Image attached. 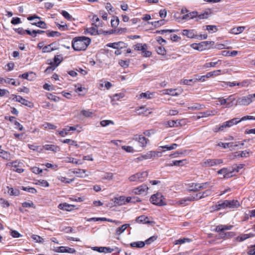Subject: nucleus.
I'll return each instance as SVG.
<instances>
[{
    "mask_svg": "<svg viewBox=\"0 0 255 255\" xmlns=\"http://www.w3.org/2000/svg\"><path fill=\"white\" fill-rule=\"evenodd\" d=\"M36 184L43 187H48L49 186L48 182L44 180H39Z\"/></svg>",
    "mask_w": 255,
    "mask_h": 255,
    "instance_id": "nucleus-55",
    "label": "nucleus"
},
{
    "mask_svg": "<svg viewBox=\"0 0 255 255\" xmlns=\"http://www.w3.org/2000/svg\"><path fill=\"white\" fill-rule=\"evenodd\" d=\"M151 95H152V94L150 93L149 92L142 93L141 94H140V98L149 99L151 98Z\"/></svg>",
    "mask_w": 255,
    "mask_h": 255,
    "instance_id": "nucleus-48",
    "label": "nucleus"
},
{
    "mask_svg": "<svg viewBox=\"0 0 255 255\" xmlns=\"http://www.w3.org/2000/svg\"><path fill=\"white\" fill-rule=\"evenodd\" d=\"M240 122L239 118H234L231 120L224 122L221 125L218 130H215L216 132L218 131H223L224 128H230L234 125H237Z\"/></svg>",
    "mask_w": 255,
    "mask_h": 255,
    "instance_id": "nucleus-5",
    "label": "nucleus"
},
{
    "mask_svg": "<svg viewBox=\"0 0 255 255\" xmlns=\"http://www.w3.org/2000/svg\"><path fill=\"white\" fill-rule=\"evenodd\" d=\"M143 56L145 57H149L151 55V52L147 50V47H145L144 50H141Z\"/></svg>",
    "mask_w": 255,
    "mask_h": 255,
    "instance_id": "nucleus-64",
    "label": "nucleus"
},
{
    "mask_svg": "<svg viewBox=\"0 0 255 255\" xmlns=\"http://www.w3.org/2000/svg\"><path fill=\"white\" fill-rule=\"evenodd\" d=\"M74 207L73 205L68 204L67 203H61L58 205V208L60 209L65 210L67 211H71Z\"/></svg>",
    "mask_w": 255,
    "mask_h": 255,
    "instance_id": "nucleus-25",
    "label": "nucleus"
},
{
    "mask_svg": "<svg viewBox=\"0 0 255 255\" xmlns=\"http://www.w3.org/2000/svg\"><path fill=\"white\" fill-rule=\"evenodd\" d=\"M107 46L114 49L124 48L127 47L126 44L123 42H115L108 43Z\"/></svg>",
    "mask_w": 255,
    "mask_h": 255,
    "instance_id": "nucleus-10",
    "label": "nucleus"
},
{
    "mask_svg": "<svg viewBox=\"0 0 255 255\" xmlns=\"http://www.w3.org/2000/svg\"><path fill=\"white\" fill-rule=\"evenodd\" d=\"M55 43L54 42L48 45L45 46L42 48V51L44 53L50 52L52 51L56 50L57 48L55 47H52V45H54Z\"/></svg>",
    "mask_w": 255,
    "mask_h": 255,
    "instance_id": "nucleus-24",
    "label": "nucleus"
},
{
    "mask_svg": "<svg viewBox=\"0 0 255 255\" xmlns=\"http://www.w3.org/2000/svg\"><path fill=\"white\" fill-rule=\"evenodd\" d=\"M132 139L138 141L141 147L146 146L147 143V141H148V139L145 138L144 136H143L141 135L138 134L134 135V137H133Z\"/></svg>",
    "mask_w": 255,
    "mask_h": 255,
    "instance_id": "nucleus-7",
    "label": "nucleus"
},
{
    "mask_svg": "<svg viewBox=\"0 0 255 255\" xmlns=\"http://www.w3.org/2000/svg\"><path fill=\"white\" fill-rule=\"evenodd\" d=\"M31 24L43 29L47 28V24L43 21H38L37 22H31Z\"/></svg>",
    "mask_w": 255,
    "mask_h": 255,
    "instance_id": "nucleus-34",
    "label": "nucleus"
},
{
    "mask_svg": "<svg viewBox=\"0 0 255 255\" xmlns=\"http://www.w3.org/2000/svg\"><path fill=\"white\" fill-rule=\"evenodd\" d=\"M92 20L96 23L95 24V26L96 27L103 26V22L100 20L97 15H94L92 18ZM93 24L94 25V23H93Z\"/></svg>",
    "mask_w": 255,
    "mask_h": 255,
    "instance_id": "nucleus-26",
    "label": "nucleus"
},
{
    "mask_svg": "<svg viewBox=\"0 0 255 255\" xmlns=\"http://www.w3.org/2000/svg\"><path fill=\"white\" fill-rule=\"evenodd\" d=\"M148 219V218L147 217H146L144 215H141L136 218L135 221L138 223L150 224L152 222L149 221Z\"/></svg>",
    "mask_w": 255,
    "mask_h": 255,
    "instance_id": "nucleus-19",
    "label": "nucleus"
},
{
    "mask_svg": "<svg viewBox=\"0 0 255 255\" xmlns=\"http://www.w3.org/2000/svg\"><path fill=\"white\" fill-rule=\"evenodd\" d=\"M223 162V160L221 159H207L203 160L201 163V165L203 167H208L222 164Z\"/></svg>",
    "mask_w": 255,
    "mask_h": 255,
    "instance_id": "nucleus-4",
    "label": "nucleus"
},
{
    "mask_svg": "<svg viewBox=\"0 0 255 255\" xmlns=\"http://www.w3.org/2000/svg\"><path fill=\"white\" fill-rule=\"evenodd\" d=\"M112 201L114 203V206H121L125 204V197L124 196H120L114 198Z\"/></svg>",
    "mask_w": 255,
    "mask_h": 255,
    "instance_id": "nucleus-16",
    "label": "nucleus"
},
{
    "mask_svg": "<svg viewBox=\"0 0 255 255\" xmlns=\"http://www.w3.org/2000/svg\"><path fill=\"white\" fill-rule=\"evenodd\" d=\"M19 77L31 81L33 78H35V74L31 72L30 73H24L23 74L20 75Z\"/></svg>",
    "mask_w": 255,
    "mask_h": 255,
    "instance_id": "nucleus-23",
    "label": "nucleus"
},
{
    "mask_svg": "<svg viewBox=\"0 0 255 255\" xmlns=\"http://www.w3.org/2000/svg\"><path fill=\"white\" fill-rule=\"evenodd\" d=\"M151 23L155 27H159L161 25H164L165 23V21L164 19H161L160 20L152 22Z\"/></svg>",
    "mask_w": 255,
    "mask_h": 255,
    "instance_id": "nucleus-47",
    "label": "nucleus"
},
{
    "mask_svg": "<svg viewBox=\"0 0 255 255\" xmlns=\"http://www.w3.org/2000/svg\"><path fill=\"white\" fill-rule=\"evenodd\" d=\"M22 206L23 208L32 207L34 209L35 208V206L34 205V204H33V203L32 202H24L22 203Z\"/></svg>",
    "mask_w": 255,
    "mask_h": 255,
    "instance_id": "nucleus-53",
    "label": "nucleus"
},
{
    "mask_svg": "<svg viewBox=\"0 0 255 255\" xmlns=\"http://www.w3.org/2000/svg\"><path fill=\"white\" fill-rule=\"evenodd\" d=\"M219 62L220 63H221V61L220 60H219L216 62H211L207 63L204 65V67L205 68L209 67H214L216 66V65H217Z\"/></svg>",
    "mask_w": 255,
    "mask_h": 255,
    "instance_id": "nucleus-45",
    "label": "nucleus"
},
{
    "mask_svg": "<svg viewBox=\"0 0 255 255\" xmlns=\"http://www.w3.org/2000/svg\"><path fill=\"white\" fill-rule=\"evenodd\" d=\"M218 112L216 110L207 111L204 112H201L199 113L200 116L198 118L207 117L211 116H214L217 115Z\"/></svg>",
    "mask_w": 255,
    "mask_h": 255,
    "instance_id": "nucleus-18",
    "label": "nucleus"
},
{
    "mask_svg": "<svg viewBox=\"0 0 255 255\" xmlns=\"http://www.w3.org/2000/svg\"><path fill=\"white\" fill-rule=\"evenodd\" d=\"M199 183H192L189 186V191H193V192H197L200 190V189L198 188L197 185H199Z\"/></svg>",
    "mask_w": 255,
    "mask_h": 255,
    "instance_id": "nucleus-40",
    "label": "nucleus"
},
{
    "mask_svg": "<svg viewBox=\"0 0 255 255\" xmlns=\"http://www.w3.org/2000/svg\"><path fill=\"white\" fill-rule=\"evenodd\" d=\"M250 155L249 151H242L241 153H239L238 152H236L234 153L233 157L232 158V159H234L235 158L238 157H248Z\"/></svg>",
    "mask_w": 255,
    "mask_h": 255,
    "instance_id": "nucleus-22",
    "label": "nucleus"
},
{
    "mask_svg": "<svg viewBox=\"0 0 255 255\" xmlns=\"http://www.w3.org/2000/svg\"><path fill=\"white\" fill-rule=\"evenodd\" d=\"M43 126L45 128H48L49 129H55L56 128V126L48 123H45L43 124Z\"/></svg>",
    "mask_w": 255,
    "mask_h": 255,
    "instance_id": "nucleus-63",
    "label": "nucleus"
},
{
    "mask_svg": "<svg viewBox=\"0 0 255 255\" xmlns=\"http://www.w3.org/2000/svg\"><path fill=\"white\" fill-rule=\"evenodd\" d=\"M90 43V38L85 36H78L73 39L72 46L75 51L85 50Z\"/></svg>",
    "mask_w": 255,
    "mask_h": 255,
    "instance_id": "nucleus-1",
    "label": "nucleus"
},
{
    "mask_svg": "<svg viewBox=\"0 0 255 255\" xmlns=\"http://www.w3.org/2000/svg\"><path fill=\"white\" fill-rule=\"evenodd\" d=\"M190 241H191V240L190 239H188V238L180 239L175 241V244L176 245H181L183 243H185V242H190Z\"/></svg>",
    "mask_w": 255,
    "mask_h": 255,
    "instance_id": "nucleus-50",
    "label": "nucleus"
},
{
    "mask_svg": "<svg viewBox=\"0 0 255 255\" xmlns=\"http://www.w3.org/2000/svg\"><path fill=\"white\" fill-rule=\"evenodd\" d=\"M178 124H179V122L177 120L169 121L167 122V125L169 127H177Z\"/></svg>",
    "mask_w": 255,
    "mask_h": 255,
    "instance_id": "nucleus-60",
    "label": "nucleus"
},
{
    "mask_svg": "<svg viewBox=\"0 0 255 255\" xmlns=\"http://www.w3.org/2000/svg\"><path fill=\"white\" fill-rule=\"evenodd\" d=\"M129 226V224H126L122 225L120 227L116 229V234L117 235H120L122 234L126 230V229Z\"/></svg>",
    "mask_w": 255,
    "mask_h": 255,
    "instance_id": "nucleus-27",
    "label": "nucleus"
},
{
    "mask_svg": "<svg viewBox=\"0 0 255 255\" xmlns=\"http://www.w3.org/2000/svg\"><path fill=\"white\" fill-rule=\"evenodd\" d=\"M253 102L252 96L249 95L238 99L236 105L246 106L248 105Z\"/></svg>",
    "mask_w": 255,
    "mask_h": 255,
    "instance_id": "nucleus-6",
    "label": "nucleus"
},
{
    "mask_svg": "<svg viewBox=\"0 0 255 255\" xmlns=\"http://www.w3.org/2000/svg\"><path fill=\"white\" fill-rule=\"evenodd\" d=\"M204 108V105L196 103L193 106L188 107V109L190 110H202Z\"/></svg>",
    "mask_w": 255,
    "mask_h": 255,
    "instance_id": "nucleus-29",
    "label": "nucleus"
},
{
    "mask_svg": "<svg viewBox=\"0 0 255 255\" xmlns=\"http://www.w3.org/2000/svg\"><path fill=\"white\" fill-rule=\"evenodd\" d=\"M211 14V12L210 9L208 10L204 11L203 12L199 14L198 13V19H196V21H199L201 19H207Z\"/></svg>",
    "mask_w": 255,
    "mask_h": 255,
    "instance_id": "nucleus-12",
    "label": "nucleus"
},
{
    "mask_svg": "<svg viewBox=\"0 0 255 255\" xmlns=\"http://www.w3.org/2000/svg\"><path fill=\"white\" fill-rule=\"evenodd\" d=\"M44 148L47 150H51L54 152L60 151V148L56 145L52 144H46L43 146Z\"/></svg>",
    "mask_w": 255,
    "mask_h": 255,
    "instance_id": "nucleus-20",
    "label": "nucleus"
},
{
    "mask_svg": "<svg viewBox=\"0 0 255 255\" xmlns=\"http://www.w3.org/2000/svg\"><path fill=\"white\" fill-rule=\"evenodd\" d=\"M82 115L86 118H89L92 116L93 113L90 110H83L81 111Z\"/></svg>",
    "mask_w": 255,
    "mask_h": 255,
    "instance_id": "nucleus-56",
    "label": "nucleus"
},
{
    "mask_svg": "<svg viewBox=\"0 0 255 255\" xmlns=\"http://www.w3.org/2000/svg\"><path fill=\"white\" fill-rule=\"evenodd\" d=\"M14 96V98H13V100L16 101L17 102L20 103L22 105H24L26 106H29V104H30V102L28 101L23 99L20 96H16V95H12Z\"/></svg>",
    "mask_w": 255,
    "mask_h": 255,
    "instance_id": "nucleus-13",
    "label": "nucleus"
},
{
    "mask_svg": "<svg viewBox=\"0 0 255 255\" xmlns=\"http://www.w3.org/2000/svg\"><path fill=\"white\" fill-rule=\"evenodd\" d=\"M148 189V186L146 184H142L133 190V192L135 194H142L146 193Z\"/></svg>",
    "mask_w": 255,
    "mask_h": 255,
    "instance_id": "nucleus-8",
    "label": "nucleus"
},
{
    "mask_svg": "<svg viewBox=\"0 0 255 255\" xmlns=\"http://www.w3.org/2000/svg\"><path fill=\"white\" fill-rule=\"evenodd\" d=\"M210 182H206L201 184L199 183V185H197V186L198 188L200 189V190H203L207 188L208 186L210 185Z\"/></svg>",
    "mask_w": 255,
    "mask_h": 255,
    "instance_id": "nucleus-57",
    "label": "nucleus"
},
{
    "mask_svg": "<svg viewBox=\"0 0 255 255\" xmlns=\"http://www.w3.org/2000/svg\"><path fill=\"white\" fill-rule=\"evenodd\" d=\"M130 246L132 248H142L145 246V243L142 241L132 242L130 244Z\"/></svg>",
    "mask_w": 255,
    "mask_h": 255,
    "instance_id": "nucleus-28",
    "label": "nucleus"
},
{
    "mask_svg": "<svg viewBox=\"0 0 255 255\" xmlns=\"http://www.w3.org/2000/svg\"><path fill=\"white\" fill-rule=\"evenodd\" d=\"M88 32L92 35H96L98 34L97 28L95 27H92L87 29Z\"/></svg>",
    "mask_w": 255,
    "mask_h": 255,
    "instance_id": "nucleus-54",
    "label": "nucleus"
},
{
    "mask_svg": "<svg viewBox=\"0 0 255 255\" xmlns=\"http://www.w3.org/2000/svg\"><path fill=\"white\" fill-rule=\"evenodd\" d=\"M0 156L3 159H8L10 157V154L5 151L1 150L0 151Z\"/></svg>",
    "mask_w": 255,
    "mask_h": 255,
    "instance_id": "nucleus-51",
    "label": "nucleus"
},
{
    "mask_svg": "<svg viewBox=\"0 0 255 255\" xmlns=\"http://www.w3.org/2000/svg\"><path fill=\"white\" fill-rule=\"evenodd\" d=\"M191 47L193 49H196V50H203V48H202L203 46H202L201 43H199L198 44H197L196 43L192 44L191 45Z\"/></svg>",
    "mask_w": 255,
    "mask_h": 255,
    "instance_id": "nucleus-62",
    "label": "nucleus"
},
{
    "mask_svg": "<svg viewBox=\"0 0 255 255\" xmlns=\"http://www.w3.org/2000/svg\"><path fill=\"white\" fill-rule=\"evenodd\" d=\"M245 29L244 26H239L234 28L232 29V32L234 34H239L242 33Z\"/></svg>",
    "mask_w": 255,
    "mask_h": 255,
    "instance_id": "nucleus-43",
    "label": "nucleus"
},
{
    "mask_svg": "<svg viewBox=\"0 0 255 255\" xmlns=\"http://www.w3.org/2000/svg\"><path fill=\"white\" fill-rule=\"evenodd\" d=\"M147 176V172L143 171L142 172H139L135 174L132 175L128 178V179L131 182H142Z\"/></svg>",
    "mask_w": 255,
    "mask_h": 255,
    "instance_id": "nucleus-3",
    "label": "nucleus"
},
{
    "mask_svg": "<svg viewBox=\"0 0 255 255\" xmlns=\"http://www.w3.org/2000/svg\"><path fill=\"white\" fill-rule=\"evenodd\" d=\"M8 189V193L10 195L18 196L19 194V191L17 189H13L12 188L7 187Z\"/></svg>",
    "mask_w": 255,
    "mask_h": 255,
    "instance_id": "nucleus-37",
    "label": "nucleus"
},
{
    "mask_svg": "<svg viewBox=\"0 0 255 255\" xmlns=\"http://www.w3.org/2000/svg\"><path fill=\"white\" fill-rule=\"evenodd\" d=\"M119 64L121 66L124 68H127L129 65V61L127 60H120L119 61Z\"/></svg>",
    "mask_w": 255,
    "mask_h": 255,
    "instance_id": "nucleus-61",
    "label": "nucleus"
},
{
    "mask_svg": "<svg viewBox=\"0 0 255 255\" xmlns=\"http://www.w3.org/2000/svg\"><path fill=\"white\" fill-rule=\"evenodd\" d=\"M252 236H253V235L251 234H243L241 236L237 237L236 240L239 242H242Z\"/></svg>",
    "mask_w": 255,
    "mask_h": 255,
    "instance_id": "nucleus-36",
    "label": "nucleus"
},
{
    "mask_svg": "<svg viewBox=\"0 0 255 255\" xmlns=\"http://www.w3.org/2000/svg\"><path fill=\"white\" fill-rule=\"evenodd\" d=\"M55 252L57 253H68L70 254H74L76 252V250L74 248L62 246L58 247L55 250Z\"/></svg>",
    "mask_w": 255,
    "mask_h": 255,
    "instance_id": "nucleus-9",
    "label": "nucleus"
},
{
    "mask_svg": "<svg viewBox=\"0 0 255 255\" xmlns=\"http://www.w3.org/2000/svg\"><path fill=\"white\" fill-rule=\"evenodd\" d=\"M226 208H227L226 200L222 202L221 203L219 202L218 204L216 205L215 206V209L217 211H218L221 209H225Z\"/></svg>",
    "mask_w": 255,
    "mask_h": 255,
    "instance_id": "nucleus-30",
    "label": "nucleus"
},
{
    "mask_svg": "<svg viewBox=\"0 0 255 255\" xmlns=\"http://www.w3.org/2000/svg\"><path fill=\"white\" fill-rule=\"evenodd\" d=\"M155 157V151H150L146 153L145 154L142 155L140 157H138L137 159L142 160V159H150L152 157Z\"/></svg>",
    "mask_w": 255,
    "mask_h": 255,
    "instance_id": "nucleus-21",
    "label": "nucleus"
},
{
    "mask_svg": "<svg viewBox=\"0 0 255 255\" xmlns=\"http://www.w3.org/2000/svg\"><path fill=\"white\" fill-rule=\"evenodd\" d=\"M226 100H228V103L226 108H230L234 105L233 102L235 101V98L233 95L229 96Z\"/></svg>",
    "mask_w": 255,
    "mask_h": 255,
    "instance_id": "nucleus-38",
    "label": "nucleus"
},
{
    "mask_svg": "<svg viewBox=\"0 0 255 255\" xmlns=\"http://www.w3.org/2000/svg\"><path fill=\"white\" fill-rule=\"evenodd\" d=\"M145 47H147L146 44H142L141 43H137L136 44L133 46L134 50L138 51H141L142 50H144Z\"/></svg>",
    "mask_w": 255,
    "mask_h": 255,
    "instance_id": "nucleus-41",
    "label": "nucleus"
},
{
    "mask_svg": "<svg viewBox=\"0 0 255 255\" xmlns=\"http://www.w3.org/2000/svg\"><path fill=\"white\" fill-rule=\"evenodd\" d=\"M227 207L229 208H237L240 204L237 200H226Z\"/></svg>",
    "mask_w": 255,
    "mask_h": 255,
    "instance_id": "nucleus-11",
    "label": "nucleus"
},
{
    "mask_svg": "<svg viewBox=\"0 0 255 255\" xmlns=\"http://www.w3.org/2000/svg\"><path fill=\"white\" fill-rule=\"evenodd\" d=\"M218 145L219 146H221L224 148H227L231 147L232 146H237V144H234L233 142H230V143H224L220 142L218 144Z\"/></svg>",
    "mask_w": 255,
    "mask_h": 255,
    "instance_id": "nucleus-32",
    "label": "nucleus"
},
{
    "mask_svg": "<svg viewBox=\"0 0 255 255\" xmlns=\"http://www.w3.org/2000/svg\"><path fill=\"white\" fill-rule=\"evenodd\" d=\"M195 197H193V196L192 197H188L186 198H184L183 199H181L179 200L177 203L179 205H182L184 206L188 205V202H191L193 201H195L196 200Z\"/></svg>",
    "mask_w": 255,
    "mask_h": 255,
    "instance_id": "nucleus-14",
    "label": "nucleus"
},
{
    "mask_svg": "<svg viewBox=\"0 0 255 255\" xmlns=\"http://www.w3.org/2000/svg\"><path fill=\"white\" fill-rule=\"evenodd\" d=\"M150 202L157 206H162L166 205L165 199L160 193L152 195L150 198Z\"/></svg>",
    "mask_w": 255,
    "mask_h": 255,
    "instance_id": "nucleus-2",
    "label": "nucleus"
},
{
    "mask_svg": "<svg viewBox=\"0 0 255 255\" xmlns=\"http://www.w3.org/2000/svg\"><path fill=\"white\" fill-rule=\"evenodd\" d=\"M176 89H165L164 90V93L165 94H167L171 96H177L179 94L176 92H175Z\"/></svg>",
    "mask_w": 255,
    "mask_h": 255,
    "instance_id": "nucleus-35",
    "label": "nucleus"
},
{
    "mask_svg": "<svg viewBox=\"0 0 255 255\" xmlns=\"http://www.w3.org/2000/svg\"><path fill=\"white\" fill-rule=\"evenodd\" d=\"M156 52L158 54L161 55H164L166 54V50L165 49L161 46H159L156 48Z\"/></svg>",
    "mask_w": 255,
    "mask_h": 255,
    "instance_id": "nucleus-52",
    "label": "nucleus"
},
{
    "mask_svg": "<svg viewBox=\"0 0 255 255\" xmlns=\"http://www.w3.org/2000/svg\"><path fill=\"white\" fill-rule=\"evenodd\" d=\"M62 60H63V58L61 55L55 56V57L54 58V63L55 67H57L59 65V64L61 62Z\"/></svg>",
    "mask_w": 255,
    "mask_h": 255,
    "instance_id": "nucleus-39",
    "label": "nucleus"
},
{
    "mask_svg": "<svg viewBox=\"0 0 255 255\" xmlns=\"http://www.w3.org/2000/svg\"><path fill=\"white\" fill-rule=\"evenodd\" d=\"M234 172V170H232L231 168H223L219 170L218 171V174H223L224 178H227L229 177V174Z\"/></svg>",
    "mask_w": 255,
    "mask_h": 255,
    "instance_id": "nucleus-15",
    "label": "nucleus"
},
{
    "mask_svg": "<svg viewBox=\"0 0 255 255\" xmlns=\"http://www.w3.org/2000/svg\"><path fill=\"white\" fill-rule=\"evenodd\" d=\"M194 80L195 79H183L181 80L180 84H184V85H192V83H194Z\"/></svg>",
    "mask_w": 255,
    "mask_h": 255,
    "instance_id": "nucleus-44",
    "label": "nucleus"
},
{
    "mask_svg": "<svg viewBox=\"0 0 255 255\" xmlns=\"http://www.w3.org/2000/svg\"><path fill=\"white\" fill-rule=\"evenodd\" d=\"M182 34L188 38H193L197 37L194 33V30L184 29L182 31Z\"/></svg>",
    "mask_w": 255,
    "mask_h": 255,
    "instance_id": "nucleus-17",
    "label": "nucleus"
},
{
    "mask_svg": "<svg viewBox=\"0 0 255 255\" xmlns=\"http://www.w3.org/2000/svg\"><path fill=\"white\" fill-rule=\"evenodd\" d=\"M111 25L113 27H117L119 23V19L118 17H116L114 18V19H112L111 21Z\"/></svg>",
    "mask_w": 255,
    "mask_h": 255,
    "instance_id": "nucleus-59",
    "label": "nucleus"
},
{
    "mask_svg": "<svg viewBox=\"0 0 255 255\" xmlns=\"http://www.w3.org/2000/svg\"><path fill=\"white\" fill-rule=\"evenodd\" d=\"M211 190L210 189L206 190V191H204L203 193H202L201 195L199 197V198H196L195 201H197L198 200L205 198L206 197H208L210 196L211 194Z\"/></svg>",
    "mask_w": 255,
    "mask_h": 255,
    "instance_id": "nucleus-33",
    "label": "nucleus"
},
{
    "mask_svg": "<svg viewBox=\"0 0 255 255\" xmlns=\"http://www.w3.org/2000/svg\"><path fill=\"white\" fill-rule=\"evenodd\" d=\"M62 142L64 143H69L71 145H74L76 147H79L78 145L77 144V142L75 140L70 139H66L62 141Z\"/></svg>",
    "mask_w": 255,
    "mask_h": 255,
    "instance_id": "nucleus-46",
    "label": "nucleus"
},
{
    "mask_svg": "<svg viewBox=\"0 0 255 255\" xmlns=\"http://www.w3.org/2000/svg\"><path fill=\"white\" fill-rule=\"evenodd\" d=\"M46 32L47 36L48 37H59L61 35V33L60 32L56 31H47Z\"/></svg>",
    "mask_w": 255,
    "mask_h": 255,
    "instance_id": "nucleus-42",
    "label": "nucleus"
},
{
    "mask_svg": "<svg viewBox=\"0 0 255 255\" xmlns=\"http://www.w3.org/2000/svg\"><path fill=\"white\" fill-rule=\"evenodd\" d=\"M100 124L102 127H106L109 124L114 125V122L111 120H103L100 122Z\"/></svg>",
    "mask_w": 255,
    "mask_h": 255,
    "instance_id": "nucleus-58",
    "label": "nucleus"
},
{
    "mask_svg": "<svg viewBox=\"0 0 255 255\" xmlns=\"http://www.w3.org/2000/svg\"><path fill=\"white\" fill-rule=\"evenodd\" d=\"M86 172V170L85 169H77L73 171L74 174L77 175V176L80 177H84L86 175H84V174Z\"/></svg>",
    "mask_w": 255,
    "mask_h": 255,
    "instance_id": "nucleus-31",
    "label": "nucleus"
},
{
    "mask_svg": "<svg viewBox=\"0 0 255 255\" xmlns=\"http://www.w3.org/2000/svg\"><path fill=\"white\" fill-rule=\"evenodd\" d=\"M32 238L33 240L35 241L37 243H42L44 242V239L39 236L33 235L32 236Z\"/></svg>",
    "mask_w": 255,
    "mask_h": 255,
    "instance_id": "nucleus-49",
    "label": "nucleus"
}]
</instances>
